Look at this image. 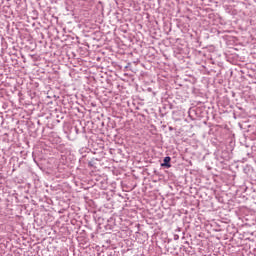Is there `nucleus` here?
<instances>
[{"mask_svg":"<svg viewBox=\"0 0 256 256\" xmlns=\"http://www.w3.org/2000/svg\"><path fill=\"white\" fill-rule=\"evenodd\" d=\"M169 163H171V157L167 156L164 158V163L162 164V166L169 168V167H171V164H169Z\"/></svg>","mask_w":256,"mask_h":256,"instance_id":"obj_1","label":"nucleus"}]
</instances>
